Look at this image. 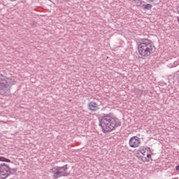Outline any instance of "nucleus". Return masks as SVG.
<instances>
[{"label": "nucleus", "mask_w": 179, "mask_h": 179, "mask_svg": "<svg viewBox=\"0 0 179 179\" xmlns=\"http://www.w3.org/2000/svg\"><path fill=\"white\" fill-rule=\"evenodd\" d=\"M6 85L3 83H0V90L3 89L5 87Z\"/></svg>", "instance_id": "f8f14e48"}, {"label": "nucleus", "mask_w": 179, "mask_h": 179, "mask_svg": "<svg viewBox=\"0 0 179 179\" xmlns=\"http://www.w3.org/2000/svg\"><path fill=\"white\" fill-rule=\"evenodd\" d=\"M138 51L141 57H150L156 51V46L152 44L150 40L143 39L138 44Z\"/></svg>", "instance_id": "f03ea898"}, {"label": "nucleus", "mask_w": 179, "mask_h": 179, "mask_svg": "<svg viewBox=\"0 0 179 179\" xmlns=\"http://www.w3.org/2000/svg\"><path fill=\"white\" fill-rule=\"evenodd\" d=\"M141 8L144 10H150V9H152V8H153V5H152L151 3L143 4L141 6Z\"/></svg>", "instance_id": "9d476101"}, {"label": "nucleus", "mask_w": 179, "mask_h": 179, "mask_svg": "<svg viewBox=\"0 0 179 179\" xmlns=\"http://www.w3.org/2000/svg\"><path fill=\"white\" fill-rule=\"evenodd\" d=\"M176 171H179V165H178V166L176 167Z\"/></svg>", "instance_id": "2eb2a0df"}, {"label": "nucleus", "mask_w": 179, "mask_h": 179, "mask_svg": "<svg viewBox=\"0 0 179 179\" xmlns=\"http://www.w3.org/2000/svg\"><path fill=\"white\" fill-rule=\"evenodd\" d=\"M0 162H4V163H11L12 161L10 159L5 157H1L0 156Z\"/></svg>", "instance_id": "9b49d317"}, {"label": "nucleus", "mask_w": 179, "mask_h": 179, "mask_svg": "<svg viewBox=\"0 0 179 179\" xmlns=\"http://www.w3.org/2000/svg\"><path fill=\"white\" fill-rule=\"evenodd\" d=\"M12 169L6 164H0V179H6L11 174Z\"/></svg>", "instance_id": "39448f33"}, {"label": "nucleus", "mask_w": 179, "mask_h": 179, "mask_svg": "<svg viewBox=\"0 0 179 179\" xmlns=\"http://www.w3.org/2000/svg\"><path fill=\"white\" fill-rule=\"evenodd\" d=\"M12 169L6 164H0V179H6L11 174Z\"/></svg>", "instance_id": "20e7f679"}, {"label": "nucleus", "mask_w": 179, "mask_h": 179, "mask_svg": "<svg viewBox=\"0 0 179 179\" xmlns=\"http://www.w3.org/2000/svg\"><path fill=\"white\" fill-rule=\"evenodd\" d=\"M10 2H15V1H17V0H9Z\"/></svg>", "instance_id": "dca6fc26"}, {"label": "nucleus", "mask_w": 179, "mask_h": 179, "mask_svg": "<svg viewBox=\"0 0 179 179\" xmlns=\"http://www.w3.org/2000/svg\"><path fill=\"white\" fill-rule=\"evenodd\" d=\"M52 171L56 178H58L59 177L66 176H68V173H66V171H68V165H64L62 167L56 166L52 169Z\"/></svg>", "instance_id": "423d86ee"}, {"label": "nucleus", "mask_w": 179, "mask_h": 179, "mask_svg": "<svg viewBox=\"0 0 179 179\" xmlns=\"http://www.w3.org/2000/svg\"><path fill=\"white\" fill-rule=\"evenodd\" d=\"M142 143L141 138L138 136H133L129 140V146L132 149H136L141 146Z\"/></svg>", "instance_id": "0eeeda50"}, {"label": "nucleus", "mask_w": 179, "mask_h": 179, "mask_svg": "<svg viewBox=\"0 0 179 179\" xmlns=\"http://www.w3.org/2000/svg\"><path fill=\"white\" fill-rule=\"evenodd\" d=\"M87 107H88V110L90 111H97V110H99V108H100L99 103H97L93 101L89 102Z\"/></svg>", "instance_id": "6e6552de"}, {"label": "nucleus", "mask_w": 179, "mask_h": 179, "mask_svg": "<svg viewBox=\"0 0 179 179\" xmlns=\"http://www.w3.org/2000/svg\"><path fill=\"white\" fill-rule=\"evenodd\" d=\"M148 2H151L152 3L155 2H157V0H147Z\"/></svg>", "instance_id": "ddd939ff"}, {"label": "nucleus", "mask_w": 179, "mask_h": 179, "mask_svg": "<svg viewBox=\"0 0 179 179\" xmlns=\"http://www.w3.org/2000/svg\"><path fill=\"white\" fill-rule=\"evenodd\" d=\"M152 155L153 152H152V150L149 147H143L138 150H136L134 152V156L143 163L152 162Z\"/></svg>", "instance_id": "7ed1b4c3"}, {"label": "nucleus", "mask_w": 179, "mask_h": 179, "mask_svg": "<svg viewBox=\"0 0 179 179\" xmlns=\"http://www.w3.org/2000/svg\"><path fill=\"white\" fill-rule=\"evenodd\" d=\"M177 20H178V24H179V17H178Z\"/></svg>", "instance_id": "f3484780"}, {"label": "nucleus", "mask_w": 179, "mask_h": 179, "mask_svg": "<svg viewBox=\"0 0 179 179\" xmlns=\"http://www.w3.org/2000/svg\"><path fill=\"white\" fill-rule=\"evenodd\" d=\"M176 12H177L178 15H179V4H178V6H177Z\"/></svg>", "instance_id": "4468645a"}, {"label": "nucleus", "mask_w": 179, "mask_h": 179, "mask_svg": "<svg viewBox=\"0 0 179 179\" xmlns=\"http://www.w3.org/2000/svg\"><path fill=\"white\" fill-rule=\"evenodd\" d=\"M143 1L142 0H131V5L133 6L141 7Z\"/></svg>", "instance_id": "1a4fd4ad"}, {"label": "nucleus", "mask_w": 179, "mask_h": 179, "mask_svg": "<svg viewBox=\"0 0 179 179\" xmlns=\"http://www.w3.org/2000/svg\"><path fill=\"white\" fill-rule=\"evenodd\" d=\"M99 127L102 129L103 134L113 132L117 128L121 127V121L117 117L113 116L111 114H103V116L99 117Z\"/></svg>", "instance_id": "f257e3e1"}]
</instances>
